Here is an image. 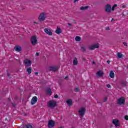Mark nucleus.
I'll use <instances>...</instances> for the list:
<instances>
[{
    "instance_id": "1",
    "label": "nucleus",
    "mask_w": 128,
    "mask_h": 128,
    "mask_svg": "<svg viewBox=\"0 0 128 128\" xmlns=\"http://www.w3.org/2000/svg\"><path fill=\"white\" fill-rule=\"evenodd\" d=\"M56 106V102L54 100H50L48 103V108H54Z\"/></svg>"
},
{
    "instance_id": "2",
    "label": "nucleus",
    "mask_w": 128,
    "mask_h": 128,
    "mask_svg": "<svg viewBox=\"0 0 128 128\" xmlns=\"http://www.w3.org/2000/svg\"><path fill=\"white\" fill-rule=\"evenodd\" d=\"M31 44L33 46H36V42H38V40L36 39V36H34L31 37L30 38Z\"/></svg>"
},
{
    "instance_id": "3",
    "label": "nucleus",
    "mask_w": 128,
    "mask_h": 128,
    "mask_svg": "<svg viewBox=\"0 0 128 128\" xmlns=\"http://www.w3.org/2000/svg\"><path fill=\"white\" fill-rule=\"evenodd\" d=\"M105 12L108 14L112 12V6L110 4H107L105 6Z\"/></svg>"
},
{
    "instance_id": "4",
    "label": "nucleus",
    "mask_w": 128,
    "mask_h": 128,
    "mask_svg": "<svg viewBox=\"0 0 128 128\" xmlns=\"http://www.w3.org/2000/svg\"><path fill=\"white\" fill-rule=\"evenodd\" d=\"M86 108H84V107L80 108L79 110H78L79 114L82 118V116H84V114H86Z\"/></svg>"
},
{
    "instance_id": "5",
    "label": "nucleus",
    "mask_w": 128,
    "mask_h": 128,
    "mask_svg": "<svg viewBox=\"0 0 128 128\" xmlns=\"http://www.w3.org/2000/svg\"><path fill=\"white\" fill-rule=\"evenodd\" d=\"M124 102H126V100H124V97H121L118 100V104L120 106L124 104Z\"/></svg>"
},
{
    "instance_id": "6",
    "label": "nucleus",
    "mask_w": 128,
    "mask_h": 128,
    "mask_svg": "<svg viewBox=\"0 0 128 128\" xmlns=\"http://www.w3.org/2000/svg\"><path fill=\"white\" fill-rule=\"evenodd\" d=\"M38 18L40 22H44L46 20V14L44 12L41 13Z\"/></svg>"
},
{
    "instance_id": "7",
    "label": "nucleus",
    "mask_w": 128,
    "mask_h": 128,
    "mask_svg": "<svg viewBox=\"0 0 128 128\" xmlns=\"http://www.w3.org/2000/svg\"><path fill=\"white\" fill-rule=\"evenodd\" d=\"M25 66H32V61L28 59H26L24 61Z\"/></svg>"
},
{
    "instance_id": "8",
    "label": "nucleus",
    "mask_w": 128,
    "mask_h": 128,
    "mask_svg": "<svg viewBox=\"0 0 128 128\" xmlns=\"http://www.w3.org/2000/svg\"><path fill=\"white\" fill-rule=\"evenodd\" d=\"M54 121L52 120H49L48 122V128H54Z\"/></svg>"
},
{
    "instance_id": "9",
    "label": "nucleus",
    "mask_w": 128,
    "mask_h": 128,
    "mask_svg": "<svg viewBox=\"0 0 128 128\" xmlns=\"http://www.w3.org/2000/svg\"><path fill=\"white\" fill-rule=\"evenodd\" d=\"M100 48V46L98 45V44H95L94 45L91 46L89 48V50H94V48Z\"/></svg>"
},
{
    "instance_id": "10",
    "label": "nucleus",
    "mask_w": 128,
    "mask_h": 128,
    "mask_svg": "<svg viewBox=\"0 0 128 128\" xmlns=\"http://www.w3.org/2000/svg\"><path fill=\"white\" fill-rule=\"evenodd\" d=\"M112 124H114L115 126H120V120L117 119H114L112 120Z\"/></svg>"
},
{
    "instance_id": "11",
    "label": "nucleus",
    "mask_w": 128,
    "mask_h": 128,
    "mask_svg": "<svg viewBox=\"0 0 128 128\" xmlns=\"http://www.w3.org/2000/svg\"><path fill=\"white\" fill-rule=\"evenodd\" d=\"M44 32L47 34H48V36H52V30L48 28H46L44 29Z\"/></svg>"
},
{
    "instance_id": "12",
    "label": "nucleus",
    "mask_w": 128,
    "mask_h": 128,
    "mask_svg": "<svg viewBox=\"0 0 128 128\" xmlns=\"http://www.w3.org/2000/svg\"><path fill=\"white\" fill-rule=\"evenodd\" d=\"M38 102V98L36 96H34L31 100V104L34 105Z\"/></svg>"
},
{
    "instance_id": "13",
    "label": "nucleus",
    "mask_w": 128,
    "mask_h": 128,
    "mask_svg": "<svg viewBox=\"0 0 128 128\" xmlns=\"http://www.w3.org/2000/svg\"><path fill=\"white\" fill-rule=\"evenodd\" d=\"M14 48L16 52H22V47L20 46H15Z\"/></svg>"
},
{
    "instance_id": "14",
    "label": "nucleus",
    "mask_w": 128,
    "mask_h": 128,
    "mask_svg": "<svg viewBox=\"0 0 128 128\" xmlns=\"http://www.w3.org/2000/svg\"><path fill=\"white\" fill-rule=\"evenodd\" d=\"M96 76H98L100 78H102V76H104V73L102 71V70L98 71L96 73Z\"/></svg>"
},
{
    "instance_id": "15",
    "label": "nucleus",
    "mask_w": 128,
    "mask_h": 128,
    "mask_svg": "<svg viewBox=\"0 0 128 128\" xmlns=\"http://www.w3.org/2000/svg\"><path fill=\"white\" fill-rule=\"evenodd\" d=\"M50 70L51 72H58V68L54 66H50Z\"/></svg>"
},
{
    "instance_id": "16",
    "label": "nucleus",
    "mask_w": 128,
    "mask_h": 128,
    "mask_svg": "<svg viewBox=\"0 0 128 128\" xmlns=\"http://www.w3.org/2000/svg\"><path fill=\"white\" fill-rule=\"evenodd\" d=\"M46 93L47 94H49V96H52V89H50V88H47L46 90Z\"/></svg>"
},
{
    "instance_id": "17",
    "label": "nucleus",
    "mask_w": 128,
    "mask_h": 128,
    "mask_svg": "<svg viewBox=\"0 0 128 128\" xmlns=\"http://www.w3.org/2000/svg\"><path fill=\"white\" fill-rule=\"evenodd\" d=\"M56 33L58 34H62V29L60 28L57 27L56 30Z\"/></svg>"
},
{
    "instance_id": "18",
    "label": "nucleus",
    "mask_w": 128,
    "mask_h": 128,
    "mask_svg": "<svg viewBox=\"0 0 128 128\" xmlns=\"http://www.w3.org/2000/svg\"><path fill=\"white\" fill-rule=\"evenodd\" d=\"M24 128H32V125L30 124H25L24 126Z\"/></svg>"
},
{
    "instance_id": "19",
    "label": "nucleus",
    "mask_w": 128,
    "mask_h": 128,
    "mask_svg": "<svg viewBox=\"0 0 128 128\" xmlns=\"http://www.w3.org/2000/svg\"><path fill=\"white\" fill-rule=\"evenodd\" d=\"M73 64L74 66H76V64H78V58H74L73 60Z\"/></svg>"
},
{
    "instance_id": "20",
    "label": "nucleus",
    "mask_w": 128,
    "mask_h": 128,
    "mask_svg": "<svg viewBox=\"0 0 128 128\" xmlns=\"http://www.w3.org/2000/svg\"><path fill=\"white\" fill-rule=\"evenodd\" d=\"M110 76L111 78H114V72L110 71Z\"/></svg>"
},
{
    "instance_id": "21",
    "label": "nucleus",
    "mask_w": 128,
    "mask_h": 128,
    "mask_svg": "<svg viewBox=\"0 0 128 128\" xmlns=\"http://www.w3.org/2000/svg\"><path fill=\"white\" fill-rule=\"evenodd\" d=\"M72 102V100L71 99H68L66 100V103L68 104V106H70Z\"/></svg>"
},
{
    "instance_id": "22",
    "label": "nucleus",
    "mask_w": 128,
    "mask_h": 128,
    "mask_svg": "<svg viewBox=\"0 0 128 128\" xmlns=\"http://www.w3.org/2000/svg\"><path fill=\"white\" fill-rule=\"evenodd\" d=\"M88 6H82L80 8V10H88Z\"/></svg>"
},
{
    "instance_id": "23",
    "label": "nucleus",
    "mask_w": 128,
    "mask_h": 128,
    "mask_svg": "<svg viewBox=\"0 0 128 128\" xmlns=\"http://www.w3.org/2000/svg\"><path fill=\"white\" fill-rule=\"evenodd\" d=\"M26 72H28V74H32V68L29 67L26 69Z\"/></svg>"
},
{
    "instance_id": "24",
    "label": "nucleus",
    "mask_w": 128,
    "mask_h": 128,
    "mask_svg": "<svg viewBox=\"0 0 128 128\" xmlns=\"http://www.w3.org/2000/svg\"><path fill=\"white\" fill-rule=\"evenodd\" d=\"M76 42H80L81 38L78 36H76L75 38Z\"/></svg>"
},
{
    "instance_id": "25",
    "label": "nucleus",
    "mask_w": 128,
    "mask_h": 128,
    "mask_svg": "<svg viewBox=\"0 0 128 128\" xmlns=\"http://www.w3.org/2000/svg\"><path fill=\"white\" fill-rule=\"evenodd\" d=\"M120 84L122 86H126V82L124 81H123L121 82Z\"/></svg>"
},
{
    "instance_id": "26",
    "label": "nucleus",
    "mask_w": 128,
    "mask_h": 128,
    "mask_svg": "<svg viewBox=\"0 0 128 128\" xmlns=\"http://www.w3.org/2000/svg\"><path fill=\"white\" fill-rule=\"evenodd\" d=\"M116 6H118V4H114L112 6V10H114L116 8Z\"/></svg>"
},
{
    "instance_id": "27",
    "label": "nucleus",
    "mask_w": 128,
    "mask_h": 128,
    "mask_svg": "<svg viewBox=\"0 0 128 128\" xmlns=\"http://www.w3.org/2000/svg\"><path fill=\"white\" fill-rule=\"evenodd\" d=\"M118 58H122V54L120 52H118Z\"/></svg>"
},
{
    "instance_id": "28",
    "label": "nucleus",
    "mask_w": 128,
    "mask_h": 128,
    "mask_svg": "<svg viewBox=\"0 0 128 128\" xmlns=\"http://www.w3.org/2000/svg\"><path fill=\"white\" fill-rule=\"evenodd\" d=\"M81 50H82V52H86V48H84V46H82L81 47Z\"/></svg>"
},
{
    "instance_id": "29",
    "label": "nucleus",
    "mask_w": 128,
    "mask_h": 128,
    "mask_svg": "<svg viewBox=\"0 0 128 128\" xmlns=\"http://www.w3.org/2000/svg\"><path fill=\"white\" fill-rule=\"evenodd\" d=\"M75 92H80V88H75Z\"/></svg>"
},
{
    "instance_id": "30",
    "label": "nucleus",
    "mask_w": 128,
    "mask_h": 128,
    "mask_svg": "<svg viewBox=\"0 0 128 128\" xmlns=\"http://www.w3.org/2000/svg\"><path fill=\"white\" fill-rule=\"evenodd\" d=\"M108 100V98L107 97H105L104 99V102H106Z\"/></svg>"
},
{
    "instance_id": "31",
    "label": "nucleus",
    "mask_w": 128,
    "mask_h": 128,
    "mask_svg": "<svg viewBox=\"0 0 128 128\" xmlns=\"http://www.w3.org/2000/svg\"><path fill=\"white\" fill-rule=\"evenodd\" d=\"M124 120H128V116H124Z\"/></svg>"
},
{
    "instance_id": "32",
    "label": "nucleus",
    "mask_w": 128,
    "mask_h": 128,
    "mask_svg": "<svg viewBox=\"0 0 128 128\" xmlns=\"http://www.w3.org/2000/svg\"><path fill=\"white\" fill-rule=\"evenodd\" d=\"M124 46H128V44L126 42H123Z\"/></svg>"
},
{
    "instance_id": "33",
    "label": "nucleus",
    "mask_w": 128,
    "mask_h": 128,
    "mask_svg": "<svg viewBox=\"0 0 128 128\" xmlns=\"http://www.w3.org/2000/svg\"><path fill=\"white\" fill-rule=\"evenodd\" d=\"M54 98H58V94H56L54 96Z\"/></svg>"
},
{
    "instance_id": "34",
    "label": "nucleus",
    "mask_w": 128,
    "mask_h": 128,
    "mask_svg": "<svg viewBox=\"0 0 128 128\" xmlns=\"http://www.w3.org/2000/svg\"><path fill=\"white\" fill-rule=\"evenodd\" d=\"M7 76H10V72H8V70H7Z\"/></svg>"
},
{
    "instance_id": "35",
    "label": "nucleus",
    "mask_w": 128,
    "mask_h": 128,
    "mask_svg": "<svg viewBox=\"0 0 128 128\" xmlns=\"http://www.w3.org/2000/svg\"><path fill=\"white\" fill-rule=\"evenodd\" d=\"M106 86H107V88H110V84H108L106 85Z\"/></svg>"
},
{
    "instance_id": "36",
    "label": "nucleus",
    "mask_w": 128,
    "mask_h": 128,
    "mask_svg": "<svg viewBox=\"0 0 128 128\" xmlns=\"http://www.w3.org/2000/svg\"><path fill=\"white\" fill-rule=\"evenodd\" d=\"M82 60H84V62H86V59L85 58H82Z\"/></svg>"
},
{
    "instance_id": "37",
    "label": "nucleus",
    "mask_w": 128,
    "mask_h": 128,
    "mask_svg": "<svg viewBox=\"0 0 128 128\" xmlns=\"http://www.w3.org/2000/svg\"><path fill=\"white\" fill-rule=\"evenodd\" d=\"M12 106H16V104L15 103H12Z\"/></svg>"
},
{
    "instance_id": "38",
    "label": "nucleus",
    "mask_w": 128,
    "mask_h": 128,
    "mask_svg": "<svg viewBox=\"0 0 128 128\" xmlns=\"http://www.w3.org/2000/svg\"><path fill=\"white\" fill-rule=\"evenodd\" d=\"M78 0H74V4H76V2H78Z\"/></svg>"
},
{
    "instance_id": "39",
    "label": "nucleus",
    "mask_w": 128,
    "mask_h": 128,
    "mask_svg": "<svg viewBox=\"0 0 128 128\" xmlns=\"http://www.w3.org/2000/svg\"><path fill=\"white\" fill-rule=\"evenodd\" d=\"M36 54L37 56H40V53L36 52Z\"/></svg>"
},
{
    "instance_id": "40",
    "label": "nucleus",
    "mask_w": 128,
    "mask_h": 128,
    "mask_svg": "<svg viewBox=\"0 0 128 128\" xmlns=\"http://www.w3.org/2000/svg\"><path fill=\"white\" fill-rule=\"evenodd\" d=\"M68 26H72V24L70 23H68Z\"/></svg>"
},
{
    "instance_id": "41",
    "label": "nucleus",
    "mask_w": 128,
    "mask_h": 128,
    "mask_svg": "<svg viewBox=\"0 0 128 128\" xmlns=\"http://www.w3.org/2000/svg\"><path fill=\"white\" fill-rule=\"evenodd\" d=\"M110 60H107V63L110 64Z\"/></svg>"
},
{
    "instance_id": "42",
    "label": "nucleus",
    "mask_w": 128,
    "mask_h": 128,
    "mask_svg": "<svg viewBox=\"0 0 128 128\" xmlns=\"http://www.w3.org/2000/svg\"><path fill=\"white\" fill-rule=\"evenodd\" d=\"M114 21V18H112L111 22H113Z\"/></svg>"
},
{
    "instance_id": "43",
    "label": "nucleus",
    "mask_w": 128,
    "mask_h": 128,
    "mask_svg": "<svg viewBox=\"0 0 128 128\" xmlns=\"http://www.w3.org/2000/svg\"><path fill=\"white\" fill-rule=\"evenodd\" d=\"M35 74H36V76H38V72H36Z\"/></svg>"
},
{
    "instance_id": "44",
    "label": "nucleus",
    "mask_w": 128,
    "mask_h": 128,
    "mask_svg": "<svg viewBox=\"0 0 128 128\" xmlns=\"http://www.w3.org/2000/svg\"><path fill=\"white\" fill-rule=\"evenodd\" d=\"M68 76H66L65 77V80H68Z\"/></svg>"
},
{
    "instance_id": "45",
    "label": "nucleus",
    "mask_w": 128,
    "mask_h": 128,
    "mask_svg": "<svg viewBox=\"0 0 128 128\" xmlns=\"http://www.w3.org/2000/svg\"><path fill=\"white\" fill-rule=\"evenodd\" d=\"M106 30H110V27H107L106 28Z\"/></svg>"
},
{
    "instance_id": "46",
    "label": "nucleus",
    "mask_w": 128,
    "mask_h": 128,
    "mask_svg": "<svg viewBox=\"0 0 128 128\" xmlns=\"http://www.w3.org/2000/svg\"><path fill=\"white\" fill-rule=\"evenodd\" d=\"M126 8V5H124V6H122V8Z\"/></svg>"
},
{
    "instance_id": "47",
    "label": "nucleus",
    "mask_w": 128,
    "mask_h": 128,
    "mask_svg": "<svg viewBox=\"0 0 128 128\" xmlns=\"http://www.w3.org/2000/svg\"><path fill=\"white\" fill-rule=\"evenodd\" d=\"M34 24H38V23H36V22H34Z\"/></svg>"
},
{
    "instance_id": "48",
    "label": "nucleus",
    "mask_w": 128,
    "mask_h": 128,
    "mask_svg": "<svg viewBox=\"0 0 128 128\" xmlns=\"http://www.w3.org/2000/svg\"><path fill=\"white\" fill-rule=\"evenodd\" d=\"M92 64H96V62H92Z\"/></svg>"
},
{
    "instance_id": "49",
    "label": "nucleus",
    "mask_w": 128,
    "mask_h": 128,
    "mask_svg": "<svg viewBox=\"0 0 128 128\" xmlns=\"http://www.w3.org/2000/svg\"><path fill=\"white\" fill-rule=\"evenodd\" d=\"M119 88V90H122L121 88Z\"/></svg>"
},
{
    "instance_id": "50",
    "label": "nucleus",
    "mask_w": 128,
    "mask_h": 128,
    "mask_svg": "<svg viewBox=\"0 0 128 128\" xmlns=\"http://www.w3.org/2000/svg\"><path fill=\"white\" fill-rule=\"evenodd\" d=\"M122 16H124V14H122Z\"/></svg>"
},
{
    "instance_id": "51",
    "label": "nucleus",
    "mask_w": 128,
    "mask_h": 128,
    "mask_svg": "<svg viewBox=\"0 0 128 128\" xmlns=\"http://www.w3.org/2000/svg\"><path fill=\"white\" fill-rule=\"evenodd\" d=\"M74 24H76V22H74Z\"/></svg>"
},
{
    "instance_id": "52",
    "label": "nucleus",
    "mask_w": 128,
    "mask_h": 128,
    "mask_svg": "<svg viewBox=\"0 0 128 128\" xmlns=\"http://www.w3.org/2000/svg\"><path fill=\"white\" fill-rule=\"evenodd\" d=\"M60 128H64L63 127H62V126H61V127H60Z\"/></svg>"
}]
</instances>
